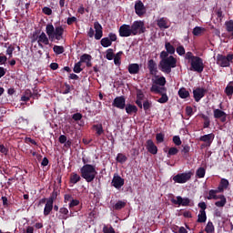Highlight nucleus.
Returning <instances> with one entry per match:
<instances>
[{"mask_svg": "<svg viewBox=\"0 0 233 233\" xmlns=\"http://www.w3.org/2000/svg\"><path fill=\"white\" fill-rule=\"evenodd\" d=\"M46 32H42L40 35L34 38L33 41H37L38 46L44 48L43 45L48 46L51 43H56V41H61L63 39V35L65 34V28L61 25L54 27V25L47 24L46 27Z\"/></svg>", "mask_w": 233, "mask_h": 233, "instance_id": "nucleus-1", "label": "nucleus"}, {"mask_svg": "<svg viewBox=\"0 0 233 233\" xmlns=\"http://www.w3.org/2000/svg\"><path fill=\"white\" fill-rule=\"evenodd\" d=\"M81 177L86 181V183H92L97 176L96 166L86 164L80 168Z\"/></svg>", "mask_w": 233, "mask_h": 233, "instance_id": "nucleus-2", "label": "nucleus"}, {"mask_svg": "<svg viewBox=\"0 0 233 233\" xmlns=\"http://www.w3.org/2000/svg\"><path fill=\"white\" fill-rule=\"evenodd\" d=\"M177 64V60L176 57L169 56L167 58L160 60L158 68L161 72H164V74H170L172 68H176Z\"/></svg>", "mask_w": 233, "mask_h": 233, "instance_id": "nucleus-3", "label": "nucleus"}, {"mask_svg": "<svg viewBox=\"0 0 233 233\" xmlns=\"http://www.w3.org/2000/svg\"><path fill=\"white\" fill-rule=\"evenodd\" d=\"M233 63V53H229L227 56L222 54L217 55V65L222 68L230 66V64Z\"/></svg>", "mask_w": 233, "mask_h": 233, "instance_id": "nucleus-4", "label": "nucleus"}, {"mask_svg": "<svg viewBox=\"0 0 233 233\" xmlns=\"http://www.w3.org/2000/svg\"><path fill=\"white\" fill-rule=\"evenodd\" d=\"M130 27L133 35H141V34L147 32V27H145V23L143 21H135Z\"/></svg>", "mask_w": 233, "mask_h": 233, "instance_id": "nucleus-5", "label": "nucleus"}, {"mask_svg": "<svg viewBox=\"0 0 233 233\" xmlns=\"http://www.w3.org/2000/svg\"><path fill=\"white\" fill-rule=\"evenodd\" d=\"M192 176H194V173L192 171L178 173L173 177V181H175V183H179L180 185H183L185 183H187V181H190V179H192Z\"/></svg>", "mask_w": 233, "mask_h": 233, "instance_id": "nucleus-6", "label": "nucleus"}, {"mask_svg": "<svg viewBox=\"0 0 233 233\" xmlns=\"http://www.w3.org/2000/svg\"><path fill=\"white\" fill-rule=\"evenodd\" d=\"M190 70L193 72H198V74H201L203 70H205V64L203 63V58L197 56L192 61H190Z\"/></svg>", "mask_w": 233, "mask_h": 233, "instance_id": "nucleus-7", "label": "nucleus"}, {"mask_svg": "<svg viewBox=\"0 0 233 233\" xmlns=\"http://www.w3.org/2000/svg\"><path fill=\"white\" fill-rule=\"evenodd\" d=\"M117 41V35L116 33H109L108 37H104L100 41L101 46L104 48H108V46H112V43Z\"/></svg>", "mask_w": 233, "mask_h": 233, "instance_id": "nucleus-8", "label": "nucleus"}, {"mask_svg": "<svg viewBox=\"0 0 233 233\" xmlns=\"http://www.w3.org/2000/svg\"><path fill=\"white\" fill-rule=\"evenodd\" d=\"M112 106L115 108H119V110H125L127 106V98H125L124 96L115 97Z\"/></svg>", "mask_w": 233, "mask_h": 233, "instance_id": "nucleus-9", "label": "nucleus"}, {"mask_svg": "<svg viewBox=\"0 0 233 233\" xmlns=\"http://www.w3.org/2000/svg\"><path fill=\"white\" fill-rule=\"evenodd\" d=\"M171 203H173V205H178V207H189L190 198H182L181 196H177V200L176 198H171Z\"/></svg>", "mask_w": 233, "mask_h": 233, "instance_id": "nucleus-10", "label": "nucleus"}, {"mask_svg": "<svg viewBox=\"0 0 233 233\" xmlns=\"http://www.w3.org/2000/svg\"><path fill=\"white\" fill-rule=\"evenodd\" d=\"M118 34L120 37H130V35H133L130 25H122L118 29Z\"/></svg>", "mask_w": 233, "mask_h": 233, "instance_id": "nucleus-11", "label": "nucleus"}, {"mask_svg": "<svg viewBox=\"0 0 233 233\" xmlns=\"http://www.w3.org/2000/svg\"><path fill=\"white\" fill-rule=\"evenodd\" d=\"M135 12L138 17H141L147 14V7H145V4H143L141 0L136 2Z\"/></svg>", "mask_w": 233, "mask_h": 233, "instance_id": "nucleus-12", "label": "nucleus"}, {"mask_svg": "<svg viewBox=\"0 0 233 233\" xmlns=\"http://www.w3.org/2000/svg\"><path fill=\"white\" fill-rule=\"evenodd\" d=\"M205 94H207V89L203 87H197L193 90V97L197 103H199L205 97Z\"/></svg>", "mask_w": 233, "mask_h": 233, "instance_id": "nucleus-13", "label": "nucleus"}, {"mask_svg": "<svg viewBox=\"0 0 233 233\" xmlns=\"http://www.w3.org/2000/svg\"><path fill=\"white\" fill-rule=\"evenodd\" d=\"M215 119H220L221 123H227V113L221 109H215L213 111Z\"/></svg>", "mask_w": 233, "mask_h": 233, "instance_id": "nucleus-14", "label": "nucleus"}, {"mask_svg": "<svg viewBox=\"0 0 233 233\" xmlns=\"http://www.w3.org/2000/svg\"><path fill=\"white\" fill-rule=\"evenodd\" d=\"M146 148L149 154H153V156H156L157 154V146L154 144V141L152 139H148L146 144Z\"/></svg>", "mask_w": 233, "mask_h": 233, "instance_id": "nucleus-15", "label": "nucleus"}, {"mask_svg": "<svg viewBox=\"0 0 233 233\" xmlns=\"http://www.w3.org/2000/svg\"><path fill=\"white\" fill-rule=\"evenodd\" d=\"M112 187H114L115 188H117V190H119V188H121V187H123V185H125V179L123 177H121L120 176H116L114 177L111 182Z\"/></svg>", "mask_w": 233, "mask_h": 233, "instance_id": "nucleus-16", "label": "nucleus"}, {"mask_svg": "<svg viewBox=\"0 0 233 233\" xmlns=\"http://www.w3.org/2000/svg\"><path fill=\"white\" fill-rule=\"evenodd\" d=\"M94 28L96 32L95 39H96V41H99V39L103 37V26L101 25V24H99V22H95Z\"/></svg>", "mask_w": 233, "mask_h": 233, "instance_id": "nucleus-17", "label": "nucleus"}, {"mask_svg": "<svg viewBox=\"0 0 233 233\" xmlns=\"http://www.w3.org/2000/svg\"><path fill=\"white\" fill-rule=\"evenodd\" d=\"M215 135L214 133L201 136L199 137V141L207 144V147H210L212 145V141H214Z\"/></svg>", "mask_w": 233, "mask_h": 233, "instance_id": "nucleus-18", "label": "nucleus"}, {"mask_svg": "<svg viewBox=\"0 0 233 233\" xmlns=\"http://www.w3.org/2000/svg\"><path fill=\"white\" fill-rule=\"evenodd\" d=\"M147 68L151 76H156V74H157V64L154 59H149L147 61Z\"/></svg>", "mask_w": 233, "mask_h": 233, "instance_id": "nucleus-19", "label": "nucleus"}, {"mask_svg": "<svg viewBox=\"0 0 233 233\" xmlns=\"http://www.w3.org/2000/svg\"><path fill=\"white\" fill-rule=\"evenodd\" d=\"M59 214L60 215L58 216V219H63L66 221L68 218H72V212H70V215H68L69 214L68 208L65 207L59 208Z\"/></svg>", "mask_w": 233, "mask_h": 233, "instance_id": "nucleus-20", "label": "nucleus"}, {"mask_svg": "<svg viewBox=\"0 0 233 233\" xmlns=\"http://www.w3.org/2000/svg\"><path fill=\"white\" fill-rule=\"evenodd\" d=\"M228 185H230V183L228 182V179L221 178L219 185L217 188L218 192H225V190L228 188Z\"/></svg>", "mask_w": 233, "mask_h": 233, "instance_id": "nucleus-21", "label": "nucleus"}, {"mask_svg": "<svg viewBox=\"0 0 233 233\" xmlns=\"http://www.w3.org/2000/svg\"><path fill=\"white\" fill-rule=\"evenodd\" d=\"M151 94H161V92H167V87H161V86H158L157 83L152 84L150 87Z\"/></svg>", "mask_w": 233, "mask_h": 233, "instance_id": "nucleus-22", "label": "nucleus"}, {"mask_svg": "<svg viewBox=\"0 0 233 233\" xmlns=\"http://www.w3.org/2000/svg\"><path fill=\"white\" fill-rule=\"evenodd\" d=\"M54 210V202L47 200L44 208V216H50V212Z\"/></svg>", "mask_w": 233, "mask_h": 233, "instance_id": "nucleus-23", "label": "nucleus"}, {"mask_svg": "<svg viewBox=\"0 0 233 233\" xmlns=\"http://www.w3.org/2000/svg\"><path fill=\"white\" fill-rule=\"evenodd\" d=\"M127 70L129 72V74H131L132 76L136 75V74H139V64H129Z\"/></svg>", "mask_w": 233, "mask_h": 233, "instance_id": "nucleus-24", "label": "nucleus"}, {"mask_svg": "<svg viewBox=\"0 0 233 233\" xmlns=\"http://www.w3.org/2000/svg\"><path fill=\"white\" fill-rule=\"evenodd\" d=\"M125 108L127 114H128L129 116H132V114H137V106L132 104H127Z\"/></svg>", "mask_w": 233, "mask_h": 233, "instance_id": "nucleus-25", "label": "nucleus"}, {"mask_svg": "<svg viewBox=\"0 0 233 233\" xmlns=\"http://www.w3.org/2000/svg\"><path fill=\"white\" fill-rule=\"evenodd\" d=\"M178 96H179L180 99H187V97H190V92H188V90H187V88L181 87L178 90Z\"/></svg>", "mask_w": 233, "mask_h": 233, "instance_id": "nucleus-26", "label": "nucleus"}, {"mask_svg": "<svg viewBox=\"0 0 233 233\" xmlns=\"http://www.w3.org/2000/svg\"><path fill=\"white\" fill-rule=\"evenodd\" d=\"M81 181V177L77 173H72L70 175L69 183L76 185Z\"/></svg>", "mask_w": 233, "mask_h": 233, "instance_id": "nucleus-27", "label": "nucleus"}, {"mask_svg": "<svg viewBox=\"0 0 233 233\" xmlns=\"http://www.w3.org/2000/svg\"><path fill=\"white\" fill-rule=\"evenodd\" d=\"M92 129L96 130V136H103V134H105V129H103V124L93 125Z\"/></svg>", "mask_w": 233, "mask_h": 233, "instance_id": "nucleus-28", "label": "nucleus"}, {"mask_svg": "<svg viewBox=\"0 0 233 233\" xmlns=\"http://www.w3.org/2000/svg\"><path fill=\"white\" fill-rule=\"evenodd\" d=\"M225 26H226V30L227 32H228L230 35V39H233V20H229V21H226L225 22Z\"/></svg>", "mask_w": 233, "mask_h": 233, "instance_id": "nucleus-29", "label": "nucleus"}, {"mask_svg": "<svg viewBox=\"0 0 233 233\" xmlns=\"http://www.w3.org/2000/svg\"><path fill=\"white\" fill-rule=\"evenodd\" d=\"M161 97L157 100V103H160L161 105H165V103H168V95H167V92L162 91L161 93H158Z\"/></svg>", "mask_w": 233, "mask_h": 233, "instance_id": "nucleus-30", "label": "nucleus"}, {"mask_svg": "<svg viewBox=\"0 0 233 233\" xmlns=\"http://www.w3.org/2000/svg\"><path fill=\"white\" fill-rule=\"evenodd\" d=\"M153 82L158 85L161 88H165V86L167 85V78H165V76H160L153 80Z\"/></svg>", "mask_w": 233, "mask_h": 233, "instance_id": "nucleus-31", "label": "nucleus"}, {"mask_svg": "<svg viewBox=\"0 0 233 233\" xmlns=\"http://www.w3.org/2000/svg\"><path fill=\"white\" fill-rule=\"evenodd\" d=\"M30 97H32V90L26 89L24 95L21 96V101L28 102L30 101Z\"/></svg>", "mask_w": 233, "mask_h": 233, "instance_id": "nucleus-32", "label": "nucleus"}, {"mask_svg": "<svg viewBox=\"0 0 233 233\" xmlns=\"http://www.w3.org/2000/svg\"><path fill=\"white\" fill-rule=\"evenodd\" d=\"M127 207V202L118 200L114 206L113 208L114 210H121Z\"/></svg>", "mask_w": 233, "mask_h": 233, "instance_id": "nucleus-33", "label": "nucleus"}, {"mask_svg": "<svg viewBox=\"0 0 233 233\" xmlns=\"http://www.w3.org/2000/svg\"><path fill=\"white\" fill-rule=\"evenodd\" d=\"M166 52H168L171 56L176 54V47L170 44V42L165 43Z\"/></svg>", "mask_w": 233, "mask_h": 233, "instance_id": "nucleus-34", "label": "nucleus"}, {"mask_svg": "<svg viewBox=\"0 0 233 233\" xmlns=\"http://www.w3.org/2000/svg\"><path fill=\"white\" fill-rule=\"evenodd\" d=\"M157 25L159 28H168V22H167V18L165 17L158 19Z\"/></svg>", "mask_w": 233, "mask_h": 233, "instance_id": "nucleus-35", "label": "nucleus"}, {"mask_svg": "<svg viewBox=\"0 0 233 233\" xmlns=\"http://www.w3.org/2000/svg\"><path fill=\"white\" fill-rule=\"evenodd\" d=\"M225 94L230 97L233 96V81H230L225 88Z\"/></svg>", "mask_w": 233, "mask_h": 233, "instance_id": "nucleus-36", "label": "nucleus"}, {"mask_svg": "<svg viewBox=\"0 0 233 233\" xmlns=\"http://www.w3.org/2000/svg\"><path fill=\"white\" fill-rule=\"evenodd\" d=\"M218 192V189L209 190L208 199H219V196L217 195Z\"/></svg>", "mask_w": 233, "mask_h": 233, "instance_id": "nucleus-37", "label": "nucleus"}, {"mask_svg": "<svg viewBox=\"0 0 233 233\" xmlns=\"http://www.w3.org/2000/svg\"><path fill=\"white\" fill-rule=\"evenodd\" d=\"M200 117L204 119L203 128H208L210 127V118L205 114H201Z\"/></svg>", "mask_w": 233, "mask_h": 233, "instance_id": "nucleus-38", "label": "nucleus"}, {"mask_svg": "<svg viewBox=\"0 0 233 233\" xmlns=\"http://www.w3.org/2000/svg\"><path fill=\"white\" fill-rule=\"evenodd\" d=\"M218 199L220 200L215 203L216 207H225L227 205V198L224 195L218 196Z\"/></svg>", "mask_w": 233, "mask_h": 233, "instance_id": "nucleus-39", "label": "nucleus"}, {"mask_svg": "<svg viewBox=\"0 0 233 233\" xmlns=\"http://www.w3.org/2000/svg\"><path fill=\"white\" fill-rule=\"evenodd\" d=\"M197 221L198 223H205L207 221V212L199 211Z\"/></svg>", "mask_w": 233, "mask_h": 233, "instance_id": "nucleus-40", "label": "nucleus"}, {"mask_svg": "<svg viewBox=\"0 0 233 233\" xmlns=\"http://www.w3.org/2000/svg\"><path fill=\"white\" fill-rule=\"evenodd\" d=\"M178 153H179V149H177V147H170L167 154V157H172V156H177Z\"/></svg>", "mask_w": 233, "mask_h": 233, "instance_id": "nucleus-41", "label": "nucleus"}, {"mask_svg": "<svg viewBox=\"0 0 233 233\" xmlns=\"http://www.w3.org/2000/svg\"><path fill=\"white\" fill-rule=\"evenodd\" d=\"M128 157H127L123 153H118L116 156V161L117 163H121V165H123V163H127Z\"/></svg>", "mask_w": 233, "mask_h": 233, "instance_id": "nucleus-42", "label": "nucleus"}, {"mask_svg": "<svg viewBox=\"0 0 233 233\" xmlns=\"http://www.w3.org/2000/svg\"><path fill=\"white\" fill-rule=\"evenodd\" d=\"M205 174H207V170L205 167H198L196 172L197 177H199V179L205 177Z\"/></svg>", "mask_w": 233, "mask_h": 233, "instance_id": "nucleus-43", "label": "nucleus"}, {"mask_svg": "<svg viewBox=\"0 0 233 233\" xmlns=\"http://www.w3.org/2000/svg\"><path fill=\"white\" fill-rule=\"evenodd\" d=\"M53 51L56 56H61L65 52V47L63 46H54Z\"/></svg>", "mask_w": 233, "mask_h": 233, "instance_id": "nucleus-44", "label": "nucleus"}, {"mask_svg": "<svg viewBox=\"0 0 233 233\" xmlns=\"http://www.w3.org/2000/svg\"><path fill=\"white\" fill-rule=\"evenodd\" d=\"M214 230H215L214 223H212V221H208L205 228V232L206 233H214Z\"/></svg>", "mask_w": 233, "mask_h": 233, "instance_id": "nucleus-45", "label": "nucleus"}, {"mask_svg": "<svg viewBox=\"0 0 233 233\" xmlns=\"http://www.w3.org/2000/svg\"><path fill=\"white\" fill-rule=\"evenodd\" d=\"M88 61H92V56L88 54H84L80 56V63H88Z\"/></svg>", "mask_w": 233, "mask_h": 233, "instance_id": "nucleus-46", "label": "nucleus"}, {"mask_svg": "<svg viewBox=\"0 0 233 233\" xmlns=\"http://www.w3.org/2000/svg\"><path fill=\"white\" fill-rule=\"evenodd\" d=\"M115 55H114V49L109 48L106 51V59H107L108 61H112V59H114Z\"/></svg>", "mask_w": 233, "mask_h": 233, "instance_id": "nucleus-47", "label": "nucleus"}, {"mask_svg": "<svg viewBox=\"0 0 233 233\" xmlns=\"http://www.w3.org/2000/svg\"><path fill=\"white\" fill-rule=\"evenodd\" d=\"M123 56V51H120L115 55L114 63L115 65H121V56Z\"/></svg>", "mask_w": 233, "mask_h": 233, "instance_id": "nucleus-48", "label": "nucleus"}, {"mask_svg": "<svg viewBox=\"0 0 233 233\" xmlns=\"http://www.w3.org/2000/svg\"><path fill=\"white\" fill-rule=\"evenodd\" d=\"M73 71L75 74H80V72H83V68H81V62L75 64Z\"/></svg>", "mask_w": 233, "mask_h": 233, "instance_id": "nucleus-49", "label": "nucleus"}, {"mask_svg": "<svg viewBox=\"0 0 233 233\" xmlns=\"http://www.w3.org/2000/svg\"><path fill=\"white\" fill-rule=\"evenodd\" d=\"M151 107H152V103L150 101L148 100L144 101L143 108L145 112H148V110H150Z\"/></svg>", "mask_w": 233, "mask_h": 233, "instance_id": "nucleus-50", "label": "nucleus"}, {"mask_svg": "<svg viewBox=\"0 0 233 233\" xmlns=\"http://www.w3.org/2000/svg\"><path fill=\"white\" fill-rule=\"evenodd\" d=\"M83 119V114L81 113H75L72 115L73 121H81Z\"/></svg>", "mask_w": 233, "mask_h": 233, "instance_id": "nucleus-51", "label": "nucleus"}, {"mask_svg": "<svg viewBox=\"0 0 233 233\" xmlns=\"http://www.w3.org/2000/svg\"><path fill=\"white\" fill-rule=\"evenodd\" d=\"M204 28L200 26H196L193 29V35H201V32H203Z\"/></svg>", "mask_w": 233, "mask_h": 233, "instance_id": "nucleus-52", "label": "nucleus"}, {"mask_svg": "<svg viewBox=\"0 0 233 233\" xmlns=\"http://www.w3.org/2000/svg\"><path fill=\"white\" fill-rule=\"evenodd\" d=\"M143 99H145V94H143V91L138 89L137 91V101H143Z\"/></svg>", "mask_w": 233, "mask_h": 233, "instance_id": "nucleus-53", "label": "nucleus"}, {"mask_svg": "<svg viewBox=\"0 0 233 233\" xmlns=\"http://www.w3.org/2000/svg\"><path fill=\"white\" fill-rule=\"evenodd\" d=\"M173 143L174 145H176L177 147H180L181 145V137H179V136H174L173 137Z\"/></svg>", "mask_w": 233, "mask_h": 233, "instance_id": "nucleus-54", "label": "nucleus"}, {"mask_svg": "<svg viewBox=\"0 0 233 233\" xmlns=\"http://www.w3.org/2000/svg\"><path fill=\"white\" fill-rule=\"evenodd\" d=\"M156 139L157 143H163V141H165V135H163V133H157L156 136Z\"/></svg>", "mask_w": 233, "mask_h": 233, "instance_id": "nucleus-55", "label": "nucleus"}, {"mask_svg": "<svg viewBox=\"0 0 233 233\" xmlns=\"http://www.w3.org/2000/svg\"><path fill=\"white\" fill-rule=\"evenodd\" d=\"M1 199H2V203H3V207L5 208H8V207H10V203L8 202V198L2 197Z\"/></svg>", "mask_w": 233, "mask_h": 233, "instance_id": "nucleus-56", "label": "nucleus"}, {"mask_svg": "<svg viewBox=\"0 0 233 233\" xmlns=\"http://www.w3.org/2000/svg\"><path fill=\"white\" fill-rule=\"evenodd\" d=\"M43 14H45L46 15H52V8L48 7V6H45L42 9Z\"/></svg>", "mask_w": 233, "mask_h": 233, "instance_id": "nucleus-57", "label": "nucleus"}, {"mask_svg": "<svg viewBox=\"0 0 233 233\" xmlns=\"http://www.w3.org/2000/svg\"><path fill=\"white\" fill-rule=\"evenodd\" d=\"M198 56H194V54L192 52H187L186 54V59H187L189 62L196 59Z\"/></svg>", "mask_w": 233, "mask_h": 233, "instance_id": "nucleus-58", "label": "nucleus"}, {"mask_svg": "<svg viewBox=\"0 0 233 233\" xmlns=\"http://www.w3.org/2000/svg\"><path fill=\"white\" fill-rule=\"evenodd\" d=\"M103 232L104 233H116V230L114 229V228L112 227H106V226H104L103 228Z\"/></svg>", "mask_w": 233, "mask_h": 233, "instance_id": "nucleus-59", "label": "nucleus"}, {"mask_svg": "<svg viewBox=\"0 0 233 233\" xmlns=\"http://www.w3.org/2000/svg\"><path fill=\"white\" fill-rule=\"evenodd\" d=\"M177 54H178V56H185V47L183 46H177Z\"/></svg>", "mask_w": 233, "mask_h": 233, "instance_id": "nucleus-60", "label": "nucleus"}, {"mask_svg": "<svg viewBox=\"0 0 233 233\" xmlns=\"http://www.w3.org/2000/svg\"><path fill=\"white\" fill-rule=\"evenodd\" d=\"M181 152L182 154H184V156H187L190 152V146L188 145L183 146Z\"/></svg>", "mask_w": 233, "mask_h": 233, "instance_id": "nucleus-61", "label": "nucleus"}, {"mask_svg": "<svg viewBox=\"0 0 233 233\" xmlns=\"http://www.w3.org/2000/svg\"><path fill=\"white\" fill-rule=\"evenodd\" d=\"M15 50V48L14 46H9L6 49V55L9 56V57H12Z\"/></svg>", "mask_w": 233, "mask_h": 233, "instance_id": "nucleus-62", "label": "nucleus"}, {"mask_svg": "<svg viewBox=\"0 0 233 233\" xmlns=\"http://www.w3.org/2000/svg\"><path fill=\"white\" fill-rule=\"evenodd\" d=\"M77 205H79V200L73 198L69 203V208H74V207H77Z\"/></svg>", "mask_w": 233, "mask_h": 233, "instance_id": "nucleus-63", "label": "nucleus"}, {"mask_svg": "<svg viewBox=\"0 0 233 233\" xmlns=\"http://www.w3.org/2000/svg\"><path fill=\"white\" fill-rule=\"evenodd\" d=\"M178 228V231H176V229ZM176 229L173 230V232H176V233H188V231L187 230V228H185V227H176Z\"/></svg>", "mask_w": 233, "mask_h": 233, "instance_id": "nucleus-64", "label": "nucleus"}]
</instances>
